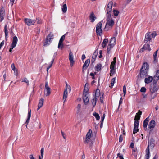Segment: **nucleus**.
Here are the masks:
<instances>
[{
	"mask_svg": "<svg viewBox=\"0 0 159 159\" xmlns=\"http://www.w3.org/2000/svg\"><path fill=\"white\" fill-rule=\"evenodd\" d=\"M154 79L157 81L159 78V70H158L156 72V74L154 77Z\"/></svg>",
	"mask_w": 159,
	"mask_h": 159,
	"instance_id": "obj_34",
	"label": "nucleus"
},
{
	"mask_svg": "<svg viewBox=\"0 0 159 159\" xmlns=\"http://www.w3.org/2000/svg\"><path fill=\"white\" fill-rule=\"evenodd\" d=\"M111 70H110V76H112L114 74V73L115 72V69L114 68H110Z\"/></svg>",
	"mask_w": 159,
	"mask_h": 159,
	"instance_id": "obj_42",
	"label": "nucleus"
},
{
	"mask_svg": "<svg viewBox=\"0 0 159 159\" xmlns=\"http://www.w3.org/2000/svg\"><path fill=\"white\" fill-rule=\"evenodd\" d=\"M103 94L102 93H100L99 95V97H98V98H99V99L100 100V102L101 103H103Z\"/></svg>",
	"mask_w": 159,
	"mask_h": 159,
	"instance_id": "obj_37",
	"label": "nucleus"
},
{
	"mask_svg": "<svg viewBox=\"0 0 159 159\" xmlns=\"http://www.w3.org/2000/svg\"><path fill=\"white\" fill-rule=\"evenodd\" d=\"M4 30H5V36L6 37H7V36L8 35V31L7 30V26L6 25L4 27Z\"/></svg>",
	"mask_w": 159,
	"mask_h": 159,
	"instance_id": "obj_47",
	"label": "nucleus"
},
{
	"mask_svg": "<svg viewBox=\"0 0 159 159\" xmlns=\"http://www.w3.org/2000/svg\"><path fill=\"white\" fill-rule=\"evenodd\" d=\"M115 65H114L113 64H111L110 66V68H114L115 69Z\"/></svg>",
	"mask_w": 159,
	"mask_h": 159,
	"instance_id": "obj_58",
	"label": "nucleus"
},
{
	"mask_svg": "<svg viewBox=\"0 0 159 159\" xmlns=\"http://www.w3.org/2000/svg\"><path fill=\"white\" fill-rule=\"evenodd\" d=\"M24 21L25 23L28 26L33 25L36 22L35 20L29 18L25 19Z\"/></svg>",
	"mask_w": 159,
	"mask_h": 159,
	"instance_id": "obj_9",
	"label": "nucleus"
},
{
	"mask_svg": "<svg viewBox=\"0 0 159 159\" xmlns=\"http://www.w3.org/2000/svg\"><path fill=\"white\" fill-rule=\"evenodd\" d=\"M154 147V144L153 143H148L147 148H149L150 147V148H152Z\"/></svg>",
	"mask_w": 159,
	"mask_h": 159,
	"instance_id": "obj_50",
	"label": "nucleus"
},
{
	"mask_svg": "<svg viewBox=\"0 0 159 159\" xmlns=\"http://www.w3.org/2000/svg\"><path fill=\"white\" fill-rule=\"evenodd\" d=\"M148 70H142L141 69L140 72V76L141 77H144L148 75Z\"/></svg>",
	"mask_w": 159,
	"mask_h": 159,
	"instance_id": "obj_14",
	"label": "nucleus"
},
{
	"mask_svg": "<svg viewBox=\"0 0 159 159\" xmlns=\"http://www.w3.org/2000/svg\"><path fill=\"white\" fill-rule=\"evenodd\" d=\"M92 131L90 129L87 132L85 138V139L84 141V143H88L91 141L90 138L92 137L91 134Z\"/></svg>",
	"mask_w": 159,
	"mask_h": 159,
	"instance_id": "obj_6",
	"label": "nucleus"
},
{
	"mask_svg": "<svg viewBox=\"0 0 159 159\" xmlns=\"http://www.w3.org/2000/svg\"><path fill=\"white\" fill-rule=\"evenodd\" d=\"M45 88L46 92L45 93V96H48L51 93V89L48 85V82H47L45 83Z\"/></svg>",
	"mask_w": 159,
	"mask_h": 159,
	"instance_id": "obj_12",
	"label": "nucleus"
},
{
	"mask_svg": "<svg viewBox=\"0 0 159 159\" xmlns=\"http://www.w3.org/2000/svg\"><path fill=\"white\" fill-rule=\"evenodd\" d=\"M11 67L12 70L14 71V73L15 74L17 75H18V70L16 69L15 67V65L14 63H12L11 65Z\"/></svg>",
	"mask_w": 159,
	"mask_h": 159,
	"instance_id": "obj_27",
	"label": "nucleus"
},
{
	"mask_svg": "<svg viewBox=\"0 0 159 159\" xmlns=\"http://www.w3.org/2000/svg\"><path fill=\"white\" fill-rule=\"evenodd\" d=\"M44 153L43 152H41V156H40L41 157V159H42L43 157Z\"/></svg>",
	"mask_w": 159,
	"mask_h": 159,
	"instance_id": "obj_62",
	"label": "nucleus"
},
{
	"mask_svg": "<svg viewBox=\"0 0 159 159\" xmlns=\"http://www.w3.org/2000/svg\"><path fill=\"white\" fill-rule=\"evenodd\" d=\"M65 35H64L61 37L60 38L59 41V42H60V43H63V41L64 40V39H65Z\"/></svg>",
	"mask_w": 159,
	"mask_h": 159,
	"instance_id": "obj_43",
	"label": "nucleus"
},
{
	"mask_svg": "<svg viewBox=\"0 0 159 159\" xmlns=\"http://www.w3.org/2000/svg\"><path fill=\"white\" fill-rule=\"evenodd\" d=\"M148 118L147 117L143 121V126L145 129V128L146 129L148 125Z\"/></svg>",
	"mask_w": 159,
	"mask_h": 159,
	"instance_id": "obj_29",
	"label": "nucleus"
},
{
	"mask_svg": "<svg viewBox=\"0 0 159 159\" xmlns=\"http://www.w3.org/2000/svg\"><path fill=\"white\" fill-rule=\"evenodd\" d=\"M106 23L105 29L106 31L111 29L115 23L114 19L111 15H106Z\"/></svg>",
	"mask_w": 159,
	"mask_h": 159,
	"instance_id": "obj_1",
	"label": "nucleus"
},
{
	"mask_svg": "<svg viewBox=\"0 0 159 159\" xmlns=\"http://www.w3.org/2000/svg\"><path fill=\"white\" fill-rule=\"evenodd\" d=\"M52 65L51 64H50V66L47 67V74H48V70L49 69L52 67Z\"/></svg>",
	"mask_w": 159,
	"mask_h": 159,
	"instance_id": "obj_57",
	"label": "nucleus"
},
{
	"mask_svg": "<svg viewBox=\"0 0 159 159\" xmlns=\"http://www.w3.org/2000/svg\"><path fill=\"white\" fill-rule=\"evenodd\" d=\"M87 86H88V85L87 84H85L84 86L83 94H89V93L88 92L89 89L88 87H86Z\"/></svg>",
	"mask_w": 159,
	"mask_h": 159,
	"instance_id": "obj_30",
	"label": "nucleus"
},
{
	"mask_svg": "<svg viewBox=\"0 0 159 159\" xmlns=\"http://www.w3.org/2000/svg\"><path fill=\"white\" fill-rule=\"evenodd\" d=\"M89 94H83V99L85 104L87 105L88 104L89 100Z\"/></svg>",
	"mask_w": 159,
	"mask_h": 159,
	"instance_id": "obj_13",
	"label": "nucleus"
},
{
	"mask_svg": "<svg viewBox=\"0 0 159 159\" xmlns=\"http://www.w3.org/2000/svg\"><path fill=\"white\" fill-rule=\"evenodd\" d=\"M53 38V34L50 33L47 37L46 40L43 43V45L44 46H47L49 45L51 43Z\"/></svg>",
	"mask_w": 159,
	"mask_h": 159,
	"instance_id": "obj_3",
	"label": "nucleus"
},
{
	"mask_svg": "<svg viewBox=\"0 0 159 159\" xmlns=\"http://www.w3.org/2000/svg\"><path fill=\"white\" fill-rule=\"evenodd\" d=\"M150 156V154L149 152V148H147L146 150L145 158L146 159H149Z\"/></svg>",
	"mask_w": 159,
	"mask_h": 159,
	"instance_id": "obj_24",
	"label": "nucleus"
},
{
	"mask_svg": "<svg viewBox=\"0 0 159 159\" xmlns=\"http://www.w3.org/2000/svg\"><path fill=\"white\" fill-rule=\"evenodd\" d=\"M67 96L68 92L67 90V89H65V90L64 91L63 98H67Z\"/></svg>",
	"mask_w": 159,
	"mask_h": 159,
	"instance_id": "obj_38",
	"label": "nucleus"
},
{
	"mask_svg": "<svg viewBox=\"0 0 159 159\" xmlns=\"http://www.w3.org/2000/svg\"><path fill=\"white\" fill-rule=\"evenodd\" d=\"M36 21H37V23L39 24H41L42 23V21L41 19H36L35 20Z\"/></svg>",
	"mask_w": 159,
	"mask_h": 159,
	"instance_id": "obj_53",
	"label": "nucleus"
},
{
	"mask_svg": "<svg viewBox=\"0 0 159 159\" xmlns=\"http://www.w3.org/2000/svg\"><path fill=\"white\" fill-rule=\"evenodd\" d=\"M22 82H25L26 83L27 85H29V81L26 78H24L22 80Z\"/></svg>",
	"mask_w": 159,
	"mask_h": 159,
	"instance_id": "obj_41",
	"label": "nucleus"
},
{
	"mask_svg": "<svg viewBox=\"0 0 159 159\" xmlns=\"http://www.w3.org/2000/svg\"><path fill=\"white\" fill-rule=\"evenodd\" d=\"M108 42V39H104L102 44V46L103 48L105 47Z\"/></svg>",
	"mask_w": 159,
	"mask_h": 159,
	"instance_id": "obj_31",
	"label": "nucleus"
},
{
	"mask_svg": "<svg viewBox=\"0 0 159 159\" xmlns=\"http://www.w3.org/2000/svg\"><path fill=\"white\" fill-rule=\"evenodd\" d=\"M97 53L95 52L94 53L92 57V59L91 60V61H92V62H94L95 61V59L97 57Z\"/></svg>",
	"mask_w": 159,
	"mask_h": 159,
	"instance_id": "obj_39",
	"label": "nucleus"
},
{
	"mask_svg": "<svg viewBox=\"0 0 159 159\" xmlns=\"http://www.w3.org/2000/svg\"><path fill=\"white\" fill-rule=\"evenodd\" d=\"M151 39V37L149 33H147L145 36V38L144 40V42L145 43H147L148 42H150Z\"/></svg>",
	"mask_w": 159,
	"mask_h": 159,
	"instance_id": "obj_17",
	"label": "nucleus"
},
{
	"mask_svg": "<svg viewBox=\"0 0 159 159\" xmlns=\"http://www.w3.org/2000/svg\"><path fill=\"white\" fill-rule=\"evenodd\" d=\"M158 50L156 51L153 54V58H154V62L155 63H156L157 61V55Z\"/></svg>",
	"mask_w": 159,
	"mask_h": 159,
	"instance_id": "obj_28",
	"label": "nucleus"
},
{
	"mask_svg": "<svg viewBox=\"0 0 159 159\" xmlns=\"http://www.w3.org/2000/svg\"><path fill=\"white\" fill-rule=\"evenodd\" d=\"M148 33H149L151 37L152 38L155 37L156 35V33L155 32L152 33L149 32Z\"/></svg>",
	"mask_w": 159,
	"mask_h": 159,
	"instance_id": "obj_48",
	"label": "nucleus"
},
{
	"mask_svg": "<svg viewBox=\"0 0 159 159\" xmlns=\"http://www.w3.org/2000/svg\"><path fill=\"white\" fill-rule=\"evenodd\" d=\"M89 63L90 60L89 59H87L85 61V62L83 66V71L84 70H86L89 64Z\"/></svg>",
	"mask_w": 159,
	"mask_h": 159,
	"instance_id": "obj_18",
	"label": "nucleus"
},
{
	"mask_svg": "<svg viewBox=\"0 0 159 159\" xmlns=\"http://www.w3.org/2000/svg\"><path fill=\"white\" fill-rule=\"evenodd\" d=\"M112 12L113 15L116 17L118 16L119 14V11L116 9H113Z\"/></svg>",
	"mask_w": 159,
	"mask_h": 159,
	"instance_id": "obj_35",
	"label": "nucleus"
},
{
	"mask_svg": "<svg viewBox=\"0 0 159 159\" xmlns=\"http://www.w3.org/2000/svg\"><path fill=\"white\" fill-rule=\"evenodd\" d=\"M102 65L100 64H98L97 66L95 67V70L97 71H100L101 70Z\"/></svg>",
	"mask_w": 159,
	"mask_h": 159,
	"instance_id": "obj_32",
	"label": "nucleus"
},
{
	"mask_svg": "<svg viewBox=\"0 0 159 159\" xmlns=\"http://www.w3.org/2000/svg\"><path fill=\"white\" fill-rule=\"evenodd\" d=\"M113 2H110L108 4L107 8V14L106 15H111L112 6Z\"/></svg>",
	"mask_w": 159,
	"mask_h": 159,
	"instance_id": "obj_8",
	"label": "nucleus"
},
{
	"mask_svg": "<svg viewBox=\"0 0 159 159\" xmlns=\"http://www.w3.org/2000/svg\"><path fill=\"white\" fill-rule=\"evenodd\" d=\"M4 9L3 7H2L0 9V20L2 21L4 18Z\"/></svg>",
	"mask_w": 159,
	"mask_h": 159,
	"instance_id": "obj_16",
	"label": "nucleus"
},
{
	"mask_svg": "<svg viewBox=\"0 0 159 159\" xmlns=\"http://www.w3.org/2000/svg\"><path fill=\"white\" fill-rule=\"evenodd\" d=\"M44 100L43 98H41L39 101V102L38 104V107L37 110H39L40 108L42 106Z\"/></svg>",
	"mask_w": 159,
	"mask_h": 159,
	"instance_id": "obj_19",
	"label": "nucleus"
},
{
	"mask_svg": "<svg viewBox=\"0 0 159 159\" xmlns=\"http://www.w3.org/2000/svg\"><path fill=\"white\" fill-rule=\"evenodd\" d=\"M123 90L124 93V96H125L126 93V88L125 85H124L123 87Z\"/></svg>",
	"mask_w": 159,
	"mask_h": 159,
	"instance_id": "obj_49",
	"label": "nucleus"
},
{
	"mask_svg": "<svg viewBox=\"0 0 159 159\" xmlns=\"http://www.w3.org/2000/svg\"><path fill=\"white\" fill-rule=\"evenodd\" d=\"M116 78H112L111 81V86H110V87L111 88H112L113 87L114 83H115Z\"/></svg>",
	"mask_w": 159,
	"mask_h": 159,
	"instance_id": "obj_40",
	"label": "nucleus"
},
{
	"mask_svg": "<svg viewBox=\"0 0 159 159\" xmlns=\"http://www.w3.org/2000/svg\"><path fill=\"white\" fill-rule=\"evenodd\" d=\"M109 43L111 46H114L116 43V39L115 37H113L111 39Z\"/></svg>",
	"mask_w": 159,
	"mask_h": 159,
	"instance_id": "obj_26",
	"label": "nucleus"
},
{
	"mask_svg": "<svg viewBox=\"0 0 159 159\" xmlns=\"http://www.w3.org/2000/svg\"><path fill=\"white\" fill-rule=\"evenodd\" d=\"M85 58H86V57H85V55L84 54L82 55V58H81L82 60H83Z\"/></svg>",
	"mask_w": 159,
	"mask_h": 159,
	"instance_id": "obj_61",
	"label": "nucleus"
},
{
	"mask_svg": "<svg viewBox=\"0 0 159 159\" xmlns=\"http://www.w3.org/2000/svg\"><path fill=\"white\" fill-rule=\"evenodd\" d=\"M18 41V39L17 37L15 36L13 37L12 43L11 44V48L9 49V51L10 52H11L12 50L13 49L16 45Z\"/></svg>",
	"mask_w": 159,
	"mask_h": 159,
	"instance_id": "obj_7",
	"label": "nucleus"
},
{
	"mask_svg": "<svg viewBox=\"0 0 159 159\" xmlns=\"http://www.w3.org/2000/svg\"><path fill=\"white\" fill-rule=\"evenodd\" d=\"M105 117V113H104L102 117L101 118V121H102V124H103V122Z\"/></svg>",
	"mask_w": 159,
	"mask_h": 159,
	"instance_id": "obj_52",
	"label": "nucleus"
},
{
	"mask_svg": "<svg viewBox=\"0 0 159 159\" xmlns=\"http://www.w3.org/2000/svg\"><path fill=\"white\" fill-rule=\"evenodd\" d=\"M63 47V45L62 43H60V42H59L58 48L59 49H62Z\"/></svg>",
	"mask_w": 159,
	"mask_h": 159,
	"instance_id": "obj_46",
	"label": "nucleus"
},
{
	"mask_svg": "<svg viewBox=\"0 0 159 159\" xmlns=\"http://www.w3.org/2000/svg\"><path fill=\"white\" fill-rule=\"evenodd\" d=\"M141 69H142V70H149V66L147 62L144 63L143 64Z\"/></svg>",
	"mask_w": 159,
	"mask_h": 159,
	"instance_id": "obj_23",
	"label": "nucleus"
},
{
	"mask_svg": "<svg viewBox=\"0 0 159 159\" xmlns=\"http://www.w3.org/2000/svg\"><path fill=\"white\" fill-rule=\"evenodd\" d=\"M61 134H62V135L63 138L64 139H66V135H65V134H64V132H62V131H61Z\"/></svg>",
	"mask_w": 159,
	"mask_h": 159,
	"instance_id": "obj_59",
	"label": "nucleus"
},
{
	"mask_svg": "<svg viewBox=\"0 0 159 159\" xmlns=\"http://www.w3.org/2000/svg\"><path fill=\"white\" fill-rule=\"evenodd\" d=\"M158 89V87L156 85H155L152 87H151L150 90L152 93H153L156 92Z\"/></svg>",
	"mask_w": 159,
	"mask_h": 159,
	"instance_id": "obj_22",
	"label": "nucleus"
},
{
	"mask_svg": "<svg viewBox=\"0 0 159 159\" xmlns=\"http://www.w3.org/2000/svg\"><path fill=\"white\" fill-rule=\"evenodd\" d=\"M31 110H30L28 111V116H27V118L26 121V123L27 124V125H26V127H27V125H28V123H29V120L30 119V118L31 117Z\"/></svg>",
	"mask_w": 159,
	"mask_h": 159,
	"instance_id": "obj_25",
	"label": "nucleus"
},
{
	"mask_svg": "<svg viewBox=\"0 0 159 159\" xmlns=\"http://www.w3.org/2000/svg\"><path fill=\"white\" fill-rule=\"evenodd\" d=\"M61 9L62 11L64 13H66L67 11V7L66 3L63 4Z\"/></svg>",
	"mask_w": 159,
	"mask_h": 159,
	"instance_id": "obj_33",
	"label": "nucleus"
},
{
	"mask_svg": "<svg viewBox=\"0 0 159 159\" xmlns=\"http://www.w3.org/2000/svg\"><path fill=\"white\" fill-rule=\"evenodd\" d=\"M81 107V105L80 104H78L77 107V108L78 110V111H79Z\"/></svg>",
	"mask_w": 159,
	"mask_h": 159,
	"instance_id": "obj_56",
	"label": "nucleus"
},
{
	"mask_svg": "<svg viewBox=\"0 0 159 159\" xmlns=\"http://www.w3.org/2000/svg\"><path fill=\"white\" fill-rule=\"evenodd\" d=\"M158 158V156L157 154H156L154 157L153 159H157Z\"/></svg>",
	"mask_w": 159,
	"mask_h": 159,
	"instance_id": "obj_63",
	"label": "nucleus"
},
{
	"mask_svg": "<svg viewBox=\"0 0 159 159\" xmlns=\"http://www.w3.org/2000/svg\"><path fill=\"white\" fill-rule=\"evenodd\" d=\"M153 80V77L151 76H149L148 78L145 79L144 81L146 84H148L151 83Z\"/></svg>",
	"mask_w": 159,
	"mask_h": 159,
	"instance_id": "obj_20",
	"label": "nucleus"
},
{
	"mask_svg": "<svg viewBox=\"0 0 159 159\" xmlns=\"http://www.w3.org/2000/svg\"><path fill=\"white\" fill-rule=\"evenodd\" d=\"M69 59L70 62V64L71 66H72L74 63V55L73 53L71 51H70L69 55Z\"/></svg>",
	"mask_w": 159,
	"mask_h": 159,
	"instance_id": "obj_10",
	"label": "nucleus"
},
{
	"mask_svg": "<svg viewBox=\"0 0 159 159\" xmlns=\"http://www.w3.org/2000/svg\"><path fill=\"white\" fill-rule=\"evenodd\" d=\"M103 23L102 21H100L97 24L96 27V33L97 35L100 36L102 34V25Z\"/></svg>",
	"mask_w": 159,
	"mask_h": 159,
	"instance_id": "obj_4",
	"label": "nucleus"
},
{
	"mask_svg": "<svg viewBox=\"0 0 159 159\" xmlns=\"http://www.w3.org/2000/svg\"><path fill=\"white\" fill-rule=\"evenodd\" d=\"M142 112L139 110L138 112L136 114L134 118L135 120L134 124V127L133 130V134H135L137 132L139 131L138 129V126L139 125V122L138 121L139 120L140 118V115H142Z\"/></svg>",
	"mask_w": 159,
	"mask_h": 159,
	"instance_id": "obj_2",
	"label": "nucleus"
},
{
	"mask_svg": "<svg viewBox=\"0 0 159 159\" xmlns=\"http://www.w3.org/2000/svg\"><path fill=\"white\" fill-rule=\"evenodd\" d=\"M146 91V89L144 87H142L140 89V91L142 92H145Z\"/></svg>",
	"mask_w": 159,
	"mask_h": 159,
	"instance_id": "obj_51",
	"label": "nucleus"
},
{
	"mask_svg": "<svg viewBox=\"0 0 159 159\" xmlns=\"http://www.w3.org/2000/svg\"><path fill=\"white\" fill-rule=\"evenodd\" d=\"M67 89H67H68L69 91L70 92L71 90V88L70 86L66 82V87L65 89Z\"/></svg>",
	"mask_w": 159,
	"mask_h": 159,
	"instance_id": "obj_44",
	"label": "nucleus"
},
{
	"mask_svg": "<svg viewBox=\"0 0 159 159\" xmlns=\"http://www.w3.org/2000/svg\"><path fill=\"white\" fill-rule=\"evenodd\" d=\"M123 140V138L122 135H120L119 138V141L120 142H121Z\"/></svg>",
	"mask_w": 159,
	"mask_h": 159,
	"instance_id": "obj_55",
	"label": "nucleus"
},
{
	"mask_svg": "<svg viewBox=\"0 0 159 159\" xmlns=\"http://www.w3.org/2000/svg\"><path fill=\"white\" fill-rule=\"evenodd\" d=\"M15 0H10V2L11 3V5H13L14 3Z\"/></svg>",
	"mask_w": 159,
	"mask_h": 159,
	"instance_id": "obj_64",
	"label": "nucleus"
},
{
	"mask_svg": "<svg viewBox=\"0 0 159 159\" xmlns=\"http://www.w3.org/2000/svg\"><path fill=\"white\" fill-rule=\"evenodd\" d=\"M113 46H111L110 44L109 43V44L108 45L107 48V51L108 52L110 51L111 49Z\"/></svg>",
	"mask_w": 159,
	"mask_h": 159,
	"instance_id": "obj_45",
	"label": "nucleus"
},
{
	"mask_svg": "<svg viewBox=\"0 0 159 159\" xmlns=\"http://www.w3.org/2000/svg\"><path fill=\"white\" fill-rule=\"evenodd\" d=\"M99 94L100 90L99 89H97L96 91L95 95L93 96L92 100V103L93 107L96 104L97 99H98V97L99 96Z\"/></svg>",
	"mask_w": 159,
	"mask_h": 159,
	"instance_id": "obj_5",
	"label": "nucleus"
},
{
	"mask_svg": "<svg viewBox=\"0 0 159 159\" xmlns=\"http://www.w3.org/2000/svg\"><path fill=\"white\" fill-rule=\"evenodd\" d=\"M145 50H147L149 51H151V49L149 44H145L143 47L140 50L139 52H143Z\"/></svg>",
	"mask_w": 159,
	"mask_h": 159,
	"instance_id": "obj_11",
	"label": "nucleus"
},
{
	"mask_svg": "<svg viewBox=\"0 0 159 159\" xmlns=\"http://www.w3.org/2000/svg\"><path fill=\"white\" fill-rule=\"evenodd\" d=\"M155 125V122L154 120H152L149 123V127L150 129L153 128Z\"/></svg>",
	"mask_w": 159,
	"mask_h": 159,
	"instance_id": "obj_21",
	"label": "nucleus"
},
{
	"mask_svg": "<svg viewBox=\"0 0 159 159\" xmlns=\"http://www.w3.org/2000/svg\"><path fill=\"white\" fill-rule=\"evenodd\" d=\"M122 98H121L119 101V104L118 109H119L120 105L122 104Z\"/></svg>",
	"mask_w": 159,
	"mask_h": 159,
	"instance_id": "obj_54",
	"label": "nucleus"
},
{
	"mask_svg": "<svg viewBox=\"0 0 159 159\" xmlns=\"http://www.w3.org/2000/svg\"><path fill=\"white\" fill-rule=\"evenodd\" d=\"M97 17L93 12H91L89 16V19L92 23H93L96 19Z\"/></svg>",
	"mask_w": 159,
	"mask_h": 159,
	"instance_id": "obj_15",
	"label": "nucleus"
},
{
	"mask_svg": "<svg viewBox=\"0 0 159 159\" xmlns=\"http://www.w3.org/2000/svg\"><path fill=\"white\" fill-rule=\"evenodd\" d=\"M29 158L30 159H35V158L34 157L33 155H29Z\"/></svg>",
	"mask_w": 159,
	"mask_h": 159,
	"instance_id": "obj_60",
	"label": "nucleus"
},
{
	"mask_svg": "<svg viewBox=\"0 0 159 159\" xmlns=\"http://www.w3.org/2000/svg\"><path fill=\"white\" fill-rule=\"evenodd\" d=\"M93 115L95 116L97 120H99L100 117L98 113L96 112H94L93 113Z\"/></svg>",
	"mask_w": 159,
	"mask_h": 159,
	"instance_id": "obj_36",
	"label": "nucleus"
}]
</instances>
